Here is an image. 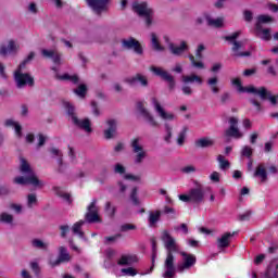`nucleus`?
I'll use <instances>...</instances> for the list:
<instances>
[{
	"label": "nucleus",
	"mask_w": 278,
	"mask_h": 278,
	"mask_svg": "<svg viewBox=\"0 0 278 278\" xmlns=\"http://www.w3.org/2000/svg\"><path fill=\"white\" fill-rule=\"evenodd\" d=\"M137 110L151 127H160V123H157L155 117L144 108V102H137Z\"/></svg>",
	"instance_id": "ddd939ff"
},
{
	"label": "nucleus",
	"mask_w": 278,
	"mask_h": 278,
	"mask_svg": "<svg viewBox=\"0 0 278 278\" xmlns=\"http://www.w3.org/2000/svg\"><path fill=\"white\" fill-rule=\"evenodd\" d=\"M242 157H248V160H251L253 157V148L251 146H244L241 150Z\"/></svg>",
	"instance_id": "ea45409f"
},
{
	"label": "nucleus",
	"mask_w": 278,
	"mask_h": 278,
	"mask_svg": "<svg viewBox=\"0 0 278 278\" xmlns=\"http://www.w3.org/2000/svg\"><path fill=\"white\" fill-rule=\"evenodd\" d=\"M122 46L124 47V49H128V50L132 49V51H135L137 55H142V53H144V49L142 48V45L140 43V41H138L134 37H130L128 39H123Z\"/></svg>",
	"instance_id": "f8f14e48"
},
{
	"label": "nucleus",
	"mask_w": 278,
	"mask_h": 278,
	"mask_svg": "<svg viewBox=\"0 0 278 278\" xmlns=\"http://www.w3.org/2000/svg\"><path fill=\"white\" fill-rule=\"evenodd\" d=\"M254 177H261V181L264 182L268 179V173H266V167L264 164H258L255 172Z\"/></svg>",
	"instance_id": "7c9ffc66"
},
{
	"label": "nucleus",
	"mask_w": 278,
	"mask_h": 278,
	"mask_svg": "<svg viewBox=\"0 0 278 278\" xmlns=\"http://www.w3.org/2000/svg\"><path fill=\"white\" fill-rule=\"evenodd\" d=\"M188 131V128H184L177 138V144H179V147H182L184 142H186V132Z\"/></svg>",
	"instance_id": "de8ad7c7"
},
{
	"label": "nucleus",
	"mask_w": 278,
	"mask_h": 278,
	"mask_svg": "<svg viewBox=\"0 0 278 278\" xmlns=\"http://www.w3.org/2000/svg\"><path fill=\"white\" fill-rule=\"evenodd\" d=\"M182 84H199L201 86L203 84V78L197 74H191V75H184L181 77Z\"/></svg>",
	"instance_id": "c85d7f7f"
},
{
	"label": "nucleus",
	"mask_w": 278,
	"mask_h": 278,
	"mask_svg": "<svg viewBox=\"0 0 278 278\" xmlns=\"http://www.w3.org/2000/svg\"><path fill=\"white\" fill-rule=\"evenodd\" d=\"M125 166H123L122 164L117 163L115 165L114 173H116L117 175H125Z\"/></svg>",
	"instance_id": "bf43d9fd"
},
{
	"label": "nucleus",
	"mask_w": 278,
	"mask_h": 278,
	"mask_svg": "<svg viewBox=\"0 0 278 278\" xmlns=\"http://www.w3.org/2000/svg\"><path fill=\"white\" fill-rule=\"evenodd\" d=\"M138 263L137 255H122L117 261L118 266H131V264Z\"/></svg>",
	"instance_id": "cd10ccee"
},
{
	"label": "nucleus",
	"mask_w": 278,
	"mask_h": 278,
	"mask_svg": "<svg viewBox=\"0 0 278 278\" xmlns=\"http://www.w3.org/2000/svg\"><path fill=\"white\" fill-rule=\"evenodd\" d=\"M60 231H61V238H66V235L68 231H71V227L68 225H62L60 226Z\"/></svg>",
	"instance_id": "6e6d98bb"
},
{
	"label": "nucleus",
	"mask_w": 278,
	"mask_h": 278,
	"mask_svg": "<svg viewBox=\"0 0 278 278\" xmlns=\"http://www.w3.org/2000/svg\"><path fill=\"white\" fill-rule=\"evenodd\" d=\"M122 273L129 275V277H136L138 275V271L134 267L123 268Z\"/></svg>",
	"instance_id": "3c124183"
},
{
	"label": "nucleus",
	"mask_w": 278,
	"mask_h": 278,
	"mask_svg": "<svg viewBox=\"0 0 278 278\" xmlns=\"http://www.w3.org/2000/svg\"><path fill=\"white\" fill-rule=\"evenodd\" d=\"M156 257H157V245H156L155 241H152V257H151L152 265L150 267V273H153V269L155 268V258Z\"/></svg>",
	"instance_id": "e433bc0d"
},
{
	"label": "nucleus",
	"mask_w": 278,
	"mask_h": 278,
	"mask_svg": "<svg viewBox=\"0 0 278 278\" xmlns=\"http://www.w3.org/2000/svg\"><path fill=\"white\" fill-rule=\"evenodd\" d=\"M38 203V198L36 197V193H29L27 195V205L28 207H34Z\"/></svg>",
	"instance_id": "49530a36"
},
{
	"label": "nucleus",
	"mask_w": 278,
	"mask_h": 278,
	"mask_svg": "<svg viewBox=\"0 0 278 278\" xmlns=\"http://www.w3.org/2000/svg\"><path fill=\"white\" fill-rule=\"evenodd\" d=\"M220 68H223V64L222 63H215L211 67V73H218V71H220Z\"/></svg>",
	"instance_id": "774afa93"
},
{
	"label": "nucleus",
	"mask_w": 278,
	"mask_h": 278,
	"mask_svg": "<svg viewBox=\"0 0 278 278\" xmlns=\"http://www.w3.org/2000/svg\"><path fill=\"white\" fill-rule=\"evenodd\" d=\"M132 12L138 14L144 18L147 27H151L153 25V9L149 8V3L147 2H132Z\"/></svg>",
	"instance_id": "20e7f679"
},
{
	"label": "nucleus",
	"mask_w": 278,
	"mask_h": 278,
	"mask_svg": "<svg viewBox=\"0 0 278 278\" xmlns=\"http://www.w3.org/2000/svg\"><path fill=\"white\" fill-rule=\"evenodd\" d=\"M85 220H79L75 223L72 227L73 233H79L81 231V227H84Z\"/></svg>",
	"instance_id": "8fccbe9b"
},
{
	"label": "nucleus",
	"mask_w": 278,
	"mask_h": 278,
	"mask_svg": "<svg viewBox=\"0 0 278 278\" xmlns=\"http://www.w3.org/2000/svg\"><path fill=\"white\" fill-rule=\"evenodd\" d=\"M85 222L89 225H94L97 223H103L101 216H99V208L97 207V200L92 202L87 207V213L85 214Z\"/></svg>",
	"instance_id": "6e6552de"
},
{
	"label": "nucleus",
	"mask_w": 278,
	"mask_h": 278,
	"mask_svg": "<svg viewBox=\"0 0 278 278\" xmlns=\"http://www.w3.org/2000/svg\"><path fill=\"white\" fill-rule=\"evenodd\" d=\"M124 81H125V84H128V86H131L132 88L135 86H138V84H140V86H142V88H147V86H149V79L147 78V76H144L140 73L125 78Z\"/></svg>",
	"instance_id": "2eb2a0df"
},
{
	"label": "nucleus",
	"mask_w": 278,
	"mask_h": 278,
	"mask_svg": "<svg viewBox=\"0 0 278 278\" xmlns=\"http://www.w3.org/2000/svg\"><path fill=\"white\" fill-rule=\"evenodd\" d=\"M50 153H51L54 157H59V159H58V164H59V166H62V151H60V149H58V148H51V149H50Z\"/></svg>",
	"instance_id": "a18cd8bd"
},
{
	"label": "nucleus",
	"mask_w": 278,
	"mask_h": 278,
	"mask_svg": "<svg viewBox=\"0 0 278 278\" xmlns=\"http://www.w3.org/2000/svg\"><path fill=\"white\" fill-rule=\"evenodd\" d=\"M135 229H137V227L134 224H124L121 226V231H131Z\"/></svg>",
	"instance_id": "4d7b16f0"
},
{
	"label": "nucleus",
	"mask_w": 278,
	"mask_h": 278,
	"mask_svg": "<svg viewBox=\"0 0 278 278\" xmlns=\"http://www.w3.org/2000/svg\"><path fill=\"white\" fill-rule=\"evenodd\" d=\"M152 104L154 105V110L156 113H159V116H161L163 118V121H174L175 119V114L173 113H166V111H164V108H162V104H160V101L157 100V98L153 97L151 99Z\"/></svg>",
	"instance_id": "a211bd4d"
},
{
	"label": "nucleus",
	"mask_w": 278,
	"mask_h": 278,
	"mask_svg": "<svg viewBox=\"0 0 278 278\" xmlns=\"http://www.w3.org/2000/svg\"><path fill=\"white\" fill-rule=\"evenodd\" d=\"M106 125H108L109 129L104 130V138L106 140H112V138H114V135L116 134V129H117L116 119L106 121Z\"/></svg>",
	"instance_id": "5701e85b"
},
{
	"label": "nucleus",
	"mask_w": 278,
	"mask_h": 278,
	"mask_svg": "<svg viewBox=\"0 0 278 278\" xmlns=\"http://www.w3.org/2000/svg\"><path fill=\"white\" fill-rule=\"evenodd\" d=\"M151 42L154 51H164V47L160 43V39H157V35L155 33H151Z\"/></svg>",
	"instance_id": "473e14b6"
},
{
	"label": "nucleus",
	"mask_w": 278,
	"mask_h": 278,
	"mask_svg": "<svg viewBox=\"0 0 278 278\" xmlns=\"http://www.w3.org/2000/svg\"><path fill=\"white\" fill-rule=\"evenodd\" d=\"M189 60L194 68H205V64L201 61H197L192 54H189Z\"/></svg>",
	"instance_id": "c03bdc74"
},
{
	"label": "nucleus",
	"mask_w": 278,
	"mask_h": 278,
	"mask_svg": "<svg viewBox=\"0 0 278 278\" xmlns=\"http://www.w3.org/2000/svg\"><path fill=\"white\" fill-rule=\"evenodd\" d=\"M240 37V33L236 31L232 33L229 36L224 37L225 40L228 42H232V51L235 52V58H251V51H244L240 52V49H242V41H238V38Z\"/></svg>",
	"instance_id": "423d86ee"
},
{
	"label": "nucleus",
	"mask_w": 278,
	"mask_h": 278,
	"mask_svg": "<svg viewBox=\"0 0 278 278\" xmlns=\"http://www.w3.org/2000/svg\"><path fill=\"white\" fill-rule=\"evenodd\" d=\"M10 188L5 186H0V197H8L10 194Z\"/></svg>",
	"instance_id": "338daca9"
},
{
	"label": "nucleus",
	"mask_w": 278,
	"mask_h": 278,
	"mask_svg": "<svg viewBox=\"0 0 278 278\" xmlns=\"http://www.w3.org/2000/svg\"><path fill=\"white\" fill-rule=\"evenodd\" d=\"M169 51L173 55H181L185 51H188V42L181 41L180 46L169 42Z\"/></svg>",
	"instance_id": "b1692460"
},
{
	"label": "nucleus",
	"mask_w": 278,
	"mask_h": 278,
	"mask_svg": "<svg viewBox=\"0 0 278 278\" xmlns=\"http://www.w3.org/2000/svg\"><path fill=\"white\" fill-rule=\"evenodd\" d=\"M123 235L117 233L115 236H111V237H105L104 238V244H110V242H116V240H118V238H122Z\"/></svg>",
	"instance_id": "864d4df0"
},
{
	"label": "nucleus",
	"mask_w": 278,
	"mask_h": 278,
	"mask_svg": "<svg viewBox=\"0 0 278 278\" xmlns=\"http://www.w3.org/2000/svg\"><path fill=\"white\" fill-rule=\"evenodd\" d=\"M194 144L197 149H210L214 147L215 141L210 137H204L195 140Z\"/></svg>",
	"instance_id": "393cba45"
},
{
	"label": "nucleus",
	"mask_w": 278,
	"mask_h": 278,
	"mask_svg": "<svg viewBox=\"0 0 278 278\" xmlns=\"http://www.w3.org/2000/svg\"><path fill=\"white\" fill-rule=\"evenodd\" d=\"M254 94H257L262 101H269L271 105H277L278 93L273 96V92L266 89V87L256 88V92H254Z\"/></svg>",
	"instance_id": "dca6fc26"
},
{
	"label": "nucleus",
	"mask_w": 278,
	"mask_h": 278,
	"mask_svg": "<svg viewBox=\"0 0 278 278\" xmlns=\"http://www.w3.org/2000/svg\"><path fill=\"white\" fill-rule=\"evenodd\" d=\"M64 108H65L68 116H71L72 122L74 123V125L76 127H79V129H84V131H86L87 134H92V126L90 124L89 118H85V119L80 121L77 117V114H75V106L73 104H71V102H64Z\"/></svg>",
	"instance_id": "39448f33"
},
{
	"label": "nucleus",
	"mask_w": 278,
	"mask_h": 278,
	"mask_svg": "<svg viewBox=\"0 0 278 278\" xmlns=\"http://www.w3.org/2000/svg\"><path fill=\"white\" fill-rule=\"evenodd\" d=\"M30 268L35 273V275H37V276L40 275V265H38V263L31 262Z\"/></svg>",
	"instance_id": "e2e57ef3"
},
{
	"label": "nucleus",
	"mask_w": 278,
	"mask_h": 278,
	"mask_svg": "<svg viewBox=\"0 0 278 278\" xmlns=\"http://www.w3.org/2000/svg\"><path fill=\"white\" fill-rule=\"evenodd\" d=\"M231 84L237 87L238 92H247L248 94H255L257 92V88L253 85L248 87L242 86V80L240 78H233Z\"/></svg>",
	"instance_id": "6ab92c4d"
},
{
	"label": "nucleus",
	"mask_w": 278,
	"mask_h": 278,
	"mask_svg": "<svg viewBox=\"0 0 278 278\" xmlns=\"http://www.w3.org/2000/svg\"><path fill=\"white\" fill-rule=\"evenodd\" d=\"M34 58H36V53L35 52H30L27 58L18 65L20 68H25V66H27V63L31 62V60H34Z\"/></svg>",
	"instance_id": "09e8293b"
},
{
	"label": "nucleus",
	"mask_w": 278,
	"mask_h": 278,
	"mask_svg": "<svg viewBox=\"0 0 278 278\" xmlns=\"http://www.w3.org/2000/svg\"><path fill=\"white\" fill-rule=\"evenodd\" d=\"M161 216H162V212L161 211H156L154 213L151 212L150 216H149V219H148L150 227L155 226L160 222Z\"/></svg>",
	"instance_id": "2f4dec72"
},
{
	"label": "nucleus",
	"mask_w": 278,
	"mask_h": 278,
	"mask_svg": "<svg viewBox=\"0 0 278 278\" xmlns=\"http://www.w3.org/2000/svg\"><path fill=\"white\" fill-rule=\"evenodd\" d=\"M31 247H34V249H40L41 251H47V249H49V244L40 239H33Z\"/></svg>",
	"instance_id": "72a5a7b5"
},
{
	"label": "nucleus",
	"mask_w": 278,
	"mask_h": 278,
	"mask_svg": "<svg viewBox=\"0 0 278 278\" xmlns=\"http://www.w3.org/2000/svg\"><path fill=\"white\" fill-rule=\"evenodd\" d=\"M255 73H257L256 68L244 70L243 71V76L244 77H251V76L255 75Z\"/></svg>",
	"instance_id": "69168bd1"
},
{
	"label": "nucleus",
	"mask_w": 278,
	"mask_h": 278,
	"mask_svg": "<svg viewBox=\"0 0 278 278\" xmlns=\"http://www.w3.org/2000/svg\"><path fill=\"white\" fill-rule=\"evenodd\" d=\"M165 131L166 136L164 140L167 142V144H170V139L173 138V127L169 124H165Z\"/></svg>",
	"instance_id": "37998d69"
},
{
	"label": "nucleus",
	"mask_w": 278,
	"mask_h": 278,
	"mask_svg": "<svg viewBox=\"0 0 278 278\" xmlns=\"http://www.w3.org/2000/svg\"><path fill=\"white\" fill-rule=\"evenodd\" d=\"M66 262H71V254H68L66 247L61 245L59 248L58 258L55 261H49V265L51 268H55L56 266H60V264H64Z\"/></svg>",
	"instance_id": "4468645a"
},
{
	"label": "nucleus",
	"mask_w": 278,
	"mask_h": 278,
	"mask_svg": "<svg viewBox=\"0 0 278 278\" xmlns=\"http://www.w3.org/2000/svg\"><path fill=\"white\" fill-rule=\"evenodd\" d=\"M277 268H278V266H276V267L269 266L266 270L265 277L266 278H278Z\"/></svg>",
	"instance_id": "a19ab883"
},
{
	"label": "nucleus",
	"mask_w": 278,
	"mask_h": 278,
	"mask_svg": "<svg viewBox=\"0 0 278 278\" xmlns=\"http://www.w3.org/2000/svg\"><path fill=\"white\" fill-rule=\"evenodd\" d=\"M181 172L185 173L186 175H188L190 173H197V167H194L193 165L185 166L181 169Z\"/></svg>",
	"instance_id": "680f3d73"
},
{
	"label": "nucleus",
	"mask_w": 278,
	"mask_h": 278,
	"mask_svg": "<svg viewBox=\"0 0 278 278\" xmlns=\"http://www.w3.org/2000/svg\"><path fill=\"white\" fill-rule=\"evenodd\" d=\"M130 201L132 205H140V199H138V187L132 188L130 192Z\"/></svg>",
	"instance_id": "4c0bfd02"
},
{
	"label": "nucleus",
	"mask_w": 278,
	"mask_h": 278,
	"mask_svg": "<svg viewBox=\"0 0 278 278\" xmlns=\"http://www.w3.org/2000/svg\"><path fill=\"white\" fill-rule=\"evenodd\" d=\"M18 50V46H16V42H14V40H10L9 45H2L0 47V55H8V53H16V51Z\"/></svg>",
	"instance_id": "bb28decb"
},
{
	"label": "nucleus",
	"mask_w": 278,
	"mask_h": 278,
	"mask_svg": "<svg viewBox=\"0 0 278 278\" xmlns=\"http://www.w3.org/2000/svg\"><path fill=\"white\" fill-rule=\"evenodd\" d=\"M41 55L43 58H48L53 61V64H61L62 62V54L55 50H41Z\"/></svg>",
	"instance_id": "412c9836"
},
{
	"label": "nucleus",
	"mask_w": 278,
	"mask_h": 278,
	"mask_svg": "<svg viewBox=\"0 0 278 278\" xmlns=\"http://www.w3.org/2000/svg\"><path fill=\"white\" fill-rule=\"evenodd\" d=\"M217 162H218L219 168L222 170H227V168H229V166H231V163H229V161L225 160V156H223V154L217 155Z\"/></svg>",
	"instance_id": "c9c22d12"
},
{
	"label": "nucleus",
	"mask_w": 278,
	"mask_h": 278,
	"mask_svg": "<svg viewBox=\"0 0 278 278\" xmlns=\"http://www.w3.org/2000/svg\"><path fill=\"white\" fill-rule=\"evenodd\" d=\"M74 93L77 94V97H80V99H85L86 94L88 93V86L85 84L79 85L76 89H74Z\"/></svg>",
	"instance_id": "f704fd0d"
},
{
	"label": "nucleus",
	"mask_w": 278,
	"mask_h": 278,
	"mask_svg": "<svg viewBox=\"0 0 278 278\" xmlns=\"http://www.w3.org/2000/svg\"><path fill=\"white\" fill-rule=\"evenodd\" d=\"M202 51H205V46L199 45L195 52L197 60H203V53H201Z\"/></svg>",
	"instance_id": "5fc2aeb1"
},
{
	"label": "nucleus",
	"mask_w": 278,
	"mask_h": 278,
	"mask_svg": "<svg viewBox=\"0 0 278 278\" xmlns=\"http://www.w3.org/2000/svg\"><path fill=\"white\" fill-rule=\"evenodd\" d=\"M206 85L208 86L213 94H218V92H220V87H218V76L210 77L206 80Z\"/></svg>",
	"instance_id": "c756f323"
},
{
	"label": "nucleus",
	"mask_w": 278,
	"mask_h": 278,
	"mask_svg": "<svg viewBox=\"0 0 278 278\" xmlns=\"http://www.w3.org/2000/svg\"><path fill=\"white\" fill-rule=\"evenodd\" d=\"M104 210H105L106 214H109V216L111 218H114V216L116 214V207L112 206V202H106L105 206H104Z\"/></svg>",
	"instance_id": "79ce46f5"
},
{
	"label": "nucleus",
	"mask_w": 278,
	"mask_h": 278,
	"mask_svg": "<svg viewBox=\"0 0 278 278\" xmlns=\"http://www.w3.org/2000/svg\"><path fill=\"white\" fill-rule=\"evenodd\" d=\"M243 16H244V21H247V23H251V21H253V12L245 10L243 12Z\"/></svg>",
	"instance_id": "0e129e2a"
},
{
	"label": "nucleus",
	"mask_w": 278,
	"mask_h": 278,
	"mask_svg": "<svg viewBox=\"0 0 278 278\" xmlns=\"http://www.w3.org/2000/svg\"><path fill=\"white\" fill-rule=\"evenodd\" d=\"M204 18L206 21V24L208 27H214L215 29H220L224 25V18L223 17H217V18H212L210 14H204Z\"/></svg>",
	"instance_id": "a878e982"
},
{
	"label": "nucleus",
	"mask_w": 278,
	"mask_h": 278,
	"mask_svg": "<svg viewBox=\"0 0 278 278\" xmlns=\"http://www.w3.org/2000/svg\"><path fill=\"white\" fill-rule=\"evenodd\" d=\"M182 90V94H185L186 97H190L192 94V87L188 86V85H184L181 87Z\"/></svg>",
	"instance_id": "13d9d810"
},
{
	"label": "nucleus",
	"mask_w": 278,
	"mask_h": 278,
	"mask_svg": "<svg viewBox=\"0 0 278 278\" xmlns=\"http://www.w3.org/2000/svg\"><path fill=\"white\" fill-rule=\"evenodd\" d=\"M151 71L155 73L157 77H161V79L167 81L169 90H175V86H177V83H175V77L173 75L164 71L162 67L152 66Z\"/></svg>",
	"instance_id": "9b49d317"
},
{
	"label": "nucleus",
	"mask_w": 278,
	"mask_h": 278,
	"mask_svg": "<svg viewBox=\"0 0 278 278\" xmlns=\"http://www.w3.org/2000/svg\"><path fill=\"white\" fill-rule=\"evenodd\" d=\"M130 147L132 149V153H136L135 164H142L144 162V157H147V151L140 144V138L131 139Z\"/></svg>",
	"instance_id": "9d476101"
},
{
	"label": "nucleus",
	"mask_w": 278,
	"mask_h": 278,
	"mask_svg": "<svg viewBox=\"0 0 278 278\" xmlns=\"http://www.w3.org/2000/svg\"><path fill=\"white\" fill-rule=\"evenodd\" d=\"M179 200L184 203H195V205H201V203H205V188L201 185L191 188L188 194H180Z\"/></svg>",
	"instance_id": "7ed1b4c3"
},
{
	"label": "nucleus",
	"mask_w": 278,
	"mask_h": 278,
	"mask_svg": "<svg viewBox=\"0 0 278 278\" xmlns=\"http://www.w3.org/2000/svg\"><path fill=\"white\" fill-rule=\"evenodd\" d=\"M24 68L21 66L14 72V80L16 83L17 88H25V86H34V77L28 73H23Z\"/></svg>",
	"instance_id": "0eeeda50"
},
{
	"label": "nucleus",
	"mask_w": 278,
	"mask_h": 278,
	"mask_svg": "<svg viewBox=\"0 0 278 278\" xmlns=\"http://www.w3.org/2000/svg\"><path fill=\"white\" fill-rule=\"evenodd\" d=\"M228 123L229 127L225 130L224 136L226 138H235L236 140H240L243 135L240 131V128H238V117H229Z\"/></svg>",
	"instance_id": "1a4fd4ad"
},
{
	"label": "nucleus",
	"mask_w": 278,
	"mask_h": 278,
	"mask_svg": "<svg viewBox=\"0 0 278 278\" xmlns=\"http://www.w3.org/2000/svg\"><path fill=\"white\" fill-rule=\"evenodd\" d=\"M274 18L270 15L266 14H261L256 17V23H255V31H262L264 28L262 25H267L268 23H274Z\"/></svg>",
	"instance_id": "4be33fe9"
},
{
	"label": "nucleus",
	"mask_w": 278,
	"mask_h": 278,
	"mask_svg": "<svg viewBox=\"0 0 278 278\" xmlns=\"http://www.w3.org/2000/svg\"><path fill=\"white\" fill-rule=\"evenodd\" d=\"M89 8L98 14L101 15V13L108 11V3H110V0H86Z\"/></svg>",
	"instance_id": "f3484780"
},
{
	"label": "nucleus",
	"mask_w": 278,
	"mask_h": 278,
	"mask_svg": "<svg viewBox=\"0 0 278 278\" xmlns=\"http://www.w3.org/2000/svg\"><path fill=\"white\" fill-rule=\"evenodd\" d=\"M162 242H164V247L167 251L164 266L166 268L164 273V277L173 278L175 277V254L179 253L181 257H184V263L179 267L180 270H185L188 268H192L194 264H197V256L194 254H188V252H179V244L168 230H164L161 237Z\"/></svg>",
	"instance_id": "f257e3e1"
},
{
	"label": "nucleus",
	"mask_w": 278,
	"mask_h": 278,
	"mask_svg": "<svg viewBox=\"0 0 278 278\" xmlns=\"http://www.w3.org/2000/svg\"><path fill=\"white\" fill-rule=\"evenodd\" d=\"M0 223H5L7 225H12L14 223V216L8 213H2L0 215Z\"/></svg>",
	"instance_id": "58836bf2"
},
{
	"label": "nucleus",
	"mask_w": 278,
	"mask_h": 278,
	"mask_svg": "<svg viewBox=\"0 0 278 278\" xmlns=\"http://www.w3.org/2000/svg\"><path fill=\"white\" fill-rule=\"evenodd\" d=\"M210 179L211 181H214V184H218V181H220V174L218 172H213L210 175Z\"/></svg>",
	"instance_id": "052dcab7"
},
{
	"label": "nucleus",
	"mask_w": 278,
	"mask_h": 278,
	"mask_svg": "<svg viewBox=\"0 0 278 278\" xmlns=\"http://www.w3.org/2000/svg\"><path fill=\"white\" fill-rule=\"evenodd\" d=\"M20 173L24 176H17L13 179V184L17 186H34V188H43L45 182L38 179L34 169H31V165L25 159H21Z\"/></svg>",
	"instance_id": "f03ea898"
},
{
	"label": "nucleus",
	"mask_w": 278,
	"mask_h": 278,
	"mask_svg": "<svg viewBox=\"0 0 278 278\" xmlns=\"http://www.w3.org/2000/svg\"><path fill=\"white\" fill-rule=\"evenodd\" d=\"M238 232H225L220 238L217 239V249H227L231 244V238L236 236Z\"/></svg>",
	"instance_id": "aec40b11"
},
{
	"label": "nucleus",
	"mask_w": 278,
	"mask_h": 278,
	"mask_svg": "<svg viewBox=\"0 0 278 278\" xmlns=\"http://www.w3.org/2000/svg\"><path fill=\"white\" fill-rule=\"evenodd\" d=\"M263 34L262 39L269 41L273 37L270 36V28H262V30L260 31Z\"/></svg>",
	"instance_id": "603ef678"
}]
</instances>
